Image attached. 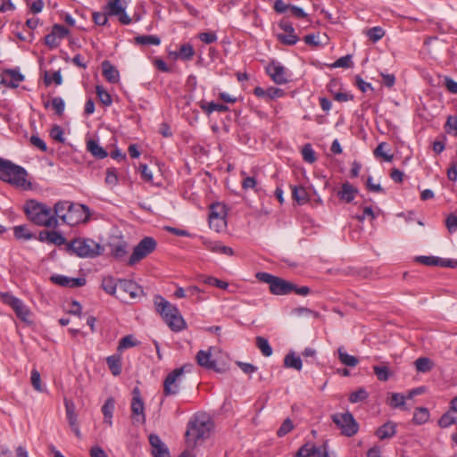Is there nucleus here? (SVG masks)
<instances>
[{"label": "nucleus", "mask_w": 457, "mask_h": 457, "mask_svg": "<svg viewBox=\"0 0 457 457\" xmlns=\"http://www.w3.org/2000/svg\"><path fill=\"white\" fill-rule=\"evenodd\" d=\"M27 218L35 225L46 228H56L58 220L52 209L46 204L31 199L23 207Z\"/></svg>", "instance_id": "obj_1"}, {"label": "nucleus", "mask_w": 457, "mask_h": 457, "mask_svg": "<svg viewBox=\"0 0 457 457\" xmlns=\"http://www.w3.org/2000/svg\"><path fill=\"white\" fill-rule=\"evenodd\" d=\"M154 303L156 312L172 331L179 332L186 328V321L175 305L160 295L154 297Z\"/></svg>", "instance_id": "obj_2"}, {"label": "nucleus", "mask_w": 457, "mask_h": 457, "mask_svg": "<svg viewBox=\"0 0 457 457\" xmlns=\"http://www.w3.org/2000/svg\"><path fill=\"white\" fill-rule=\"evenodd\" d=\"M27 170L11 161L0 157V179L17 187L29 189L31 183L27 181Z\"/></svg>", "instance_id": "obj_3"}, {"label": "nucleus", "mask_w": 457, "mask_h": 457, "mask_svg": "<svg viewBox=\"0 0 457 457\" xmlns=\"http://www.w3.org/2000/svg\"><path fill=\"white\" fill-rule=\"evenodd\" d=\"M67 250L81 258H92L102 253V246L89 238H75L67 244Z\"/></svg>", "instance_id": "obj_4"}, {"label": "nucleus", "mask_w": 457, "mask_h": 457, "mask_svg": "<svg viewBox=\"0 0 457 457\" xmlns=\"http://www.w3.org/2000/svg\"><path fill=\"white\" fill-rule=\"evenodd\" d=\"M256 278L260 281L269 284L270 293L276 295H288L295 289L294 283L268 272H258Z\"/></svg>", "instance_id": "obj_5"}, {"label": "nucleus", "mask_w": 457, "mask_h": 457, "mask_svg": "<svg viewBox=\"0 0 457 457\" xmlns=\"http://www.w3.org/2000/svg\"><path fill=\"white\" fill-rule=\"evenodd\" d=\"M331 419L343 436L351 437L358 433L359 424L349 411L335 413L331 416Z\"/></svg>", "instance_id": "obj_6"}, {"label": "nucleus", "mask_w": 457, "mask_h": 457, "mask_svg": "<svg viewBox=\"0 0 457 457\" xmlns=\"http://www.w3.org/2000/svg\"><path fill=\"white\" fill-rule=\"evenodd\" d=\"M210 429V422L195 418L188 422L185 436L188 442H192L195 445L198 440L208 437Z\"/></svg>", "instance_id": "obj_7"}, {"label": "nucleus", "mask_w": 457, "mask_h": 457, "mask_svg": "<svg viewBox=\"0 0 457 457\" xmlns=\"http://www.w3.org/2000/svg\"><path fill=\"white\" fill-rule=\"evenodd\" d=\"M157 243L155 239L151 237H145L135 246L132 254L130 255L128 264L129 266H133L146 256H148L151 253H153L156 248Z\"/></svg>", "instance_id": "obj_8"}, {"label": "nucleus", "mask_w": 457, "mask_h": 457, "mask_svg": "<svg viewBox=\"0 0 457 457\" xmlns=\"http://www.w3.org/2000/svg\"><path fill=\"white\" fill-rule=\"evenodd\" d=\"M1 300L4 303L12 307L20 320L24 322H29L30 311L21 299L6 292L1 294Z\"/></svg>", "instance_id": "obj_9"}, {"label": "nucleus", "mask_w": 457, "mask_h": 457, "mask_svg": "<svg viewBox=\"0 0 457 457\" xmlns=\"http://www.w3.org/2000/svg\"><path fill=\"white\" fill-rule=\"evenodd\" d=\"M118 298L127 301V295L131 300L140 298L144 295L143 288L135 281L130 279H119Z\"/></svg>", "instance_id": "obj_10"}, {"label": "nucleus", "mask_w": 457, "mask_h": 457, "mask_svg": "<svg viewBox=\"0 0 457 457\" xmlns=\"http://www.w3.org/2000/svg\"><path fill=\"white\" fill-rule=\"evenodd\" d=\"M90 215L89 208L84 204H73L70 205L67 217H63V223L69 226H75L85 222Z\"/></svg>", "instance_id": "obj_11"}, {"label": "nucleus", "mask_w": 457, "mask_h": 457, "mask_svg": "<svg viewBox=\"0 0 457 457\" xmlns=\"http://www.w3.org/2000/svg\"><path fill=\"white\" fill-rule=\"evenodd\" d=\"M283 33L277 35L278 42L284 46H295L299 41V37L295 34L293 24L286 18H283L278 24Z\"/></svg>", "instance_id": "obj_12"}, {"label": "nucleus", "mask_w": 457, "mask_h": 457, "mask_svg": "<svg viewBox=\"0 0 457 457\" xmlns=\"http://www.w3.org/2000/svg\"><path fill=\"white\" fill-rule=\"evenodd\" d=\"M186 366L177 368L167 375L163 381V394L165 396L175 395L179 391L178 379L184 374Z\"/></svg>", "instance_id": "obj_13"}, {"label": "nucleus", "mask_w": 457, "mask_h": 457, "mask_svg": "<svg viewBox=\"0 0 457 457\" xmlns=\"http://www.w3.org/2000/svg\"><path fill=\"white\" fill-rule=\"evenodd\" d=\"M132 395L131 412L133 419L137 422L143 424L145 422V403L138 387L133 389Z\"/></svg>", "instance_id": "obj_14"}, {"label": "nucleus", "mask_w": 457, "mask_h": 457, "mask_svg": "<svg viewBox=\"0 0 457 457\" xmlns=\"http://www.w3.org/2000/svg\"><path fill=\"white\" fill-rule=\"evenodd\" d=\"M268 75L274 83L283 85L289 81L287 79V69L278 62H271L266 68Z\"/></svg>", "instance_id": "obj_15"}, {"label": "nucleus", "mask_w": 457, "mask_h": 457, "mask_svg": "<svg viewBox=\"0 0 457 457\" xmlns=\"http://www.w3.org/2000/svg\"><path fill=\"white\" fill-rule=\"evenodd\" d=\"M50 280L58 286L69 288L81 287L87 282L85 278H71L64 275H53Z\"/></svg>", "instance_id": "obj_16"}, {"label": "nucleus", "mask_w": 457, "mask_h": 457, "mask_svg": "<svg viewBox=\"0 0 457 457\" xmlns=\"http://www.w3.org/2000/svg\"><path fill=\"white\" fill-rule=\"evenodd\" d=\"M416 261L427 266H439L447 268H456L457 260L443 259L436 256H418Z\"/></svg>", "instance_id": "obj_17"}, {"label": "nucleus", "mask_w": 457, "mask_h": 457, "mask_svg": "<svg viewBox=\"0 0 457 457\" xmlns=\"http://www.w3.org/2000/svg\"><path fill=\"white\" fill-rule=\"evenodd\" d=\"M24 80L19 69H7L2 72L1 83L8 87H17Z\"/></svg>", "instance_id": "obj_18"}, {"label": "nucleus", "mask_w": 457, "mask_h": 457, "mask_svg": "<svg viewBox=\"0 0 457 457\" xmlns=\"http://www.w3.org/2000/svg\"><path fill=\"white\" fill-rule=\"evenodd\" d=\"M37 239L40 242L53 244L58 246L62 245L66 243V238L62 235V233L55 230L40 231Z\"/></svg>", "instance_id": "obj_19"}, {"label": "nucleus", "mask_w": 457, "mask_h": 457, "mask_svg": "<svg viewBox=\"0 0 457 457\" xmlns=\"http://www.w3.org/2000/svg\"><path fill=\"white\" fill-rule=\"evenodd\" d=\"M149 443L153 448L152 454L154 457H170L169 450L159 436L151 434Z\"/></svg>", "instance_id": "obj_20"}, {"label": "nucleus", "mask_w": 457, "mask_h": 457, "mask_svg": "<svg viewBox=\"0 0 457 457\" xmlns=\"http://www.w3.org/2000/svg\"><path fill=\"white\" fill-rule=\"evenodd\" d=\"M196 361L197 363L205 369L213 370L215 371H220V369L217 368V362L212 359L211 350H200L196 353Z\"/></svg>", "instance_id": "obj_21"}, {"label": "nucleus", "mask_w": 457, "mask_h": 457, "mask_svg": "<svg viewBox=\"0 0 457 457\" xmlns=\"http://www.w3.org/2000/svg\"><path fill=\"white\" fill-rule=\"evenodd\" d=\"M397 424L394 421H387L378 427L375 432V436L379 440H386L394 437L396 434Z\"/></svg>", "instance_id": "obj_22"}, {"label": "nucleus", "mask_w": 457, "mask_h": 457, "mask_svg": "<svg viewBox=\"0 0 457 457\" xmlns=\"http://www.w3.org/2000/svg\"><path fill=\"white\" fill-rule=\"evenodd\" d=\"M102 70L103 75L108 82L114 84L119 81V71L109 61L102 62Z\"/></svg>", "instance_id": "obj_23"}, {"label": "nucleus", "mask_w": 457, "mask_h": 457, "mask_svg": "<svg viewBox=\"0 0 457 457\" xmlns=\"http://www.w3.org/2000/svg\"><path fill=\"white\" fill-rule=\"evenodd\" d=\"M357 193L358 189L355 187L349 182H345L342 185L341 190L338 191L337 196L345 203H351L355 198Z\"/></svg>", "instance_id": "obj_24"}, {"label": "nucleus", "mask_w": 457, "mask_h": 457, "mask_svg": "<svg viewBox=\"0 0 457 457\" xmlns=\"http://www.w3.org/2000/svg\"><path fill=\"white\" fill-rule=\"evenodd\" d=\"M199 106L207 115H210L213 112H225L229 110L228 106L226 104H217L214 102H206L204 100H202L199 103Z\"/></svg>", "instance_id": "obj_25"}, {"label": "nucleus", "mask_w": 457, "mask_h": 457, "mask_svg": "<svg viewBox=\"0 0 457 457\" xmlns=\"http://www.w3.org/2000/svg\"><path fill=\"white\" fill-rule=\"evenodd\" d=\"M87 150L96 159H104L108 156L107 151L94 139H89L87 142Z\"/></svg>", "instance_id": "obj_26"}, {"label": "nucleus", "mask_w": 457, "mask_h": 457, "mask_svg": "<svg viewBox=\"0 0 457 457\" xmlns=\"http://www.w3.org/2000/svg\"><path fill=\"white\" fill-rule=\"evenodd\" d=\"M115 407V401L112 397H109L102 406V412L104 415V422L110 427L112 425V413Z\"/></svg>", "instance_id": "obj_27"}, {"label": "nucleus", "mask_w": 457, "mask_h": 457, "mask_svg": "<svg viewBox=\"0 0 457 457\" xmlns=\"http://www.w3.org/2000/svg\"><path fill=\"white\" fill-rule=\"evenodd\" d=\"M106 363L113 376H119L121 373V358L118 354H113L106 358Z\"/></svg>", "instance_id": "obj_28"}, {"label": "nucleus", "mask_w": 457, "mask_h": 457, "mask_svg": "<svg viewBox=\"0 0 457 457\" xmlns=\"http://www.w3.org/2000/svg\"><path fill=\"white\" fill-rule=\"evenodd\" d=\"M197 280L206 285L214 286L220 289H227L228 287V282L220 280L212 276H205L201 274L197 276Z\"/></svg>", "instance_id": "obj_29"}, {"label": "nucleus", "mask_w": 457, "mask_h": 457, "mask_svg": "<svg viewBox=\"0 0 457 457\" xmlns=\"http://www.w3.org/2000/svg\"><path fill=\"white\" fill-rule=\"evenodd\" d=\"M338 359L342 364L347 367H355L359 363V360L357 357L353 355L348 354L343 346L339 347L338 350Z\"/></svg>", "instance_id": "obj_30"}, {"label": "nucleus", "mask_w": 457, "mask_h": 457, "mask_svg": "<svg viewBox=\"0 0 457 457\" xmlns=\"http://www.w3.org/2000/svg\"><path fill=\"white\" fill-rule=\"evenodd\" d=\"M174 54L183 61H190L195 55V50L191 44L186 43L181 45L179 51Z\"/></svg>", "instance_id": "obj_31"}, {"label": "nucleus", "mask_w": 457, "mask_h": 457, "mask_svg": "<svg viewBox=\"0 0 457 457\" xmlns=\"http://www.w3.org/2000/svg\"><path fill=\"white\" fill-rule=\"evenodd\" d=\"M284 366L286 368H292L296 370H301L303 362L299 356L295 355V353L290 352L285 356Z\"/></svg>", "instance_id": "obj_32"}, {"label": "nucleus", "mask_w": 457, "mask_h": 457, "mask_svg": "<svg viewBox=\"0 0 457 457\" xmlns=\"http://www.w3.org/2000/svg\"><path fill=\"white\" fill-rule=\"evenodd\" d=\"M72 203L68 201H59L57 202L54 206V212L53 214L55 215L56 219H60L63 221V217H67L68 215V210H70V205H71Z\"/></svg>", "instance_id": "obj_33"}, {"label": "nucleus", "mask_w": 457, "mask_h": 457, "mask_svg": "<svg viewBox=\"0 0 457 457\" xmlns=\"http://www.w3.org/2000/svg\"><path fill=\"white\" fill-rule=\"evenodd\" d=\"M135 44L140 46H159L161 44V39L158 36L155 35H142L137 36L134 38Z\"/></svg>", "instance_id": "obj_34"}, {"label": "nucleus", "mask_w": 457, "mask_h": 457, "mask_svg": "<svg viewBox=\"0 0 457 457\" xmlns=\"http://www.w3.org/2000/svg\"><path fill=\"white\" fill-rule=\"evenodd\" d=\"M387 403L390 407L394 409L400 408L403 410H407L405 406V396L403 394L391 393Z\"/></svg>", "instance_id": "obj_35"}, {"label": "nucleus", "mask_w": 457, "mask_h": 457, "mask_svg": "<svg viewBox=\"0 0 457 457\" xmlns=\"http://www.w3.org/2000/svg\"><path fill=\"white\" fill-rule=\"evenodd\" d=\"M429 411L425 407H418L414 411L412 421L417 425L425 424L429 419Z\"/></svg>", "instance_id": "obj_36"}, {"label": "nucleus", "mask_w": 457, "mask_h": 457, "mask_svg": "<svg viewBox=\"0 0 457 457\" xmlns=\"http://www.w3.org/2000/svg\"><path fill=\"white\" fill-rule=\"evenodd\" d=\"M101 286L104 291L111 295H114L117 289L119 290V282L116 283L115 279L111 276L104 277Z\"/></svg>", "instance_id": "obj_37"}, {"label": "nucleus", "mask_w": 457, "mask_h": 457, "mask_svg": "<svg viewBox=\"0 0 457 457\" xmlns=\"http://www.w3.org/2000/svg\"><path fill=\"white\" fill-rule=\"evenodd\" d=\"M414 365L418 372L426 373L433 369L434 363L428 357H420L414 361Z\"/></svg>", "instance_id": "obj_38"}, {"label": "nucleus", "mask_w": 457, "mask_h": 457, "mask_svg": "<svg viewBox=\"0 0 457 457\" xmlns=\"http://www.w3.org/2000/svg\"><path fill=\"white\" fill-rule=\"evenodd\" d=\"M255 344L263 356L270 357L272 354L273 350L267 338L259 336L255 338Z\"/></svg>", "instance_id": "obj_39"}, {"label": "nucleus", "mask_w": 457, "mask_h": 457, "mask_svg": "<svg viewBox=\"0 0 457 457\" xmlns=\"http://www.w3.org/2000/svg\"><path fill=\"white\" fill-rule=\"evenodd\" d=\"M123 0H110L106 6V12L108 15L116 16L117 14L122 12L125 9L122 4Z\"/></svg>", "instance_id": "obj_40"}, {"label": "nucleus", "mask_w": 457, "mask_h": 457, "mask_svg": "<svg viewBox=\"0 0 457 457\" xmlns=\"http://www.w3.org/2000/svg\"><path fill=\"white\" fill-rule=\"evenodd\" d=\"M14 237L21 240H29L34 237V234L31 233L25 225H19L13 228Z\"/></svg>", "instance_id": "obj_41"}, {"label": "nucleus", "mask_w": 457, "mask_h": 457, "mask_svg": "<svg viewBox=\"0 0 457 457\" xmlns=\"http://www.w3.org/2000/svg\"><path fill=\"white\" fill-rule=\"evenodd\" d=\"M302 156L304 162L308 163H314L317 160L316 154L311 144H306L302 149Z\"/></svg>", "instance_id": "obj_42"}, {"label": "nucleus", "mask_w": 457, "mask_h": 457, "mask_svg": "<svg viewBox=\"0 0 457 457\" xmlns=\"http://www.w3.org/2000/svg\"><path fill=\"white\" fill-rule=\"evenodd\" d=\"M96 95L104 106H110L112 104L111 95L102 87L97 85L96 87Z\"/></svg>", "instance_id": "obj_43"}, {"label": "nucleus", "mask_w": 457, "mask_h": 457, "mask_svg": "<svg viewBox=\"0 0 457 457\" xmlns=\"http://www.w3.org/2000/svg\"><path fill=\"white\" fill-rule=\"evenodd\" d=\"M451 411H448L441 416V418L438 420L439 427L445 428L457 423V418L453 416Z\"/></svg>", "instance_id": "obj_44"}, {"label": "nucleus", "mask_w": 457, "mask_h": 457, "mask_svg": "<svg viewBox=\"0 0 457 457\" xmlns=\"http://www.w3.org/2000/svg\"><path fill=\"white\" fill-rule=\"evenodd\" d=\"M366 35L370 41L376 43L384 37L385 30L381 27L376 26L368 29Z\"/></svg>", "instance_id": "obj_45"}, {"label": "nucleus", "mask_w": 457, "mask_h": 457, "mask_svg": "<svg viewBox=\"0 0 457 457\" xmlns=\"http://www.w3.org/2000/svg\"><path fill=\"white\" fill-rule=\"evenodd\" d=\"M241 176L244 177L242 180V188L244 190L253 189L257 191V180L254 177L246 176L245 171H241Z\"/></svg>", "instance_id": "obj_46"}, {"label": "nucleus", "mask_w": 457, "mask_h": 457, "mask_svg": "<svg viewBox=\"0 0 457 457\" xmlns=\"http://www.w3.org/2000/svg\"><path fill=\"white\" fill-rule=\"evenodd\" d=\"M65 409L69 425H74L75 423H78L74 403L71 401L65 400Z\"/></svg>", "instance_id": "obj_47"}, {"label": "nucleus", "mask_w": 457, "mask_h": 457, "mask_svg": "<svg viewBox=\"0 0 457 457\" xmlns=\"http://www.w3.org/2000/svg\"><path fill=\"white\" fill-rule=\"evenodd\" d=\"M369 396V394L367 393V391L364 389V388H359L358 390L353 392L350 395H349V402L352 403H360V402H363L364 400H366Z\"/></svg>", "instance_id": "obj_48"}, {"label": "nucleus", "mask_w": 457, "mask_h": 457, "mask_svg": "<svg viewBox=\"0 0 457 457\" xmlns=\"http://www.w3.org/2000/svg\"><path fill=\"white\" fill-rule=\"evenodd\" d=\"M104 182L107 186H109L111 187H113L118 184L119 179H118L117 170L115 168L111 167L106 170V176H105Z\"/></svg>", "instance_id": "obj_49"}, {"label": "nucleus", "mask_w": 457, "mask_h": 457, "mask_svg": "<svg viewBox=\"0 0 457 457\" xmlns=\"http://www.w3.org/2000/svg\"><path fill=\"white\" fill-rule=\"evenodd\" d=\"M373 371L379 381L388 380L389 369L387 366H373Z\"/></svg>", "instance_id": "obj_50"}, {"label": "nucleus", "mask_w": 457, "mask_h": 457, "mask_svg": "<svg viewBox=\"0 0 457 457\" xmlns=\"http://www.w3.org/2000/svg\"><path fill=\"white\" fill-rule=\"evenodd\" d=\"M202 243L207 250L220 253V246L222 245L221 242L202 237Z\"/></svg>", "instance_id": "obj_51"}, {"label": "nucleus", "mask_w": 457, "mask_h": 457, "mask_svg": "<svg viewBox=\"0 0 457 457\" xmlns=\"http://www.w3.org/2000/svg\"><path fill=\"white\" fill-rule=\"evenodd\" d=\"M30 379H31L32 386L34 387V389L36 391H37V392H44V387H43L42 383H41L40 373L38 372L37 370L33 369L31 370Z\"/></svg>", "instance_id": "obj_52"}, {"label": "nucleus", "mask_w": 457, "mask_h": 457, "mask_svg": "<svg viewBox=\"0 0 457 457\" xmlns=\"http://www.w3.org/2000/svg\"><path fill=\"white\" fill-rule=\"evenodd\" d=\"M217 207H219V204L218 205L212 204V207H211V212L209 214V222H210V226L211 227L213 225L214 221H217V224H216L217 227H219L220 225L224 224L223 217L221 215H220L215 211V209Z\"/></svg>", "instance_id": "obj_53"}, {"label": "nucleus", "mask_w": 457, "mask_h": 457, "mask_svg": "<svg viewBox=\"0 0 457 457\" xmlns=\"http://www.w3.org/2000/svg\"><path fill=\"white\" fill-rule=\"evenodd\" d=\"M294 428L293 421L287 418L281 424L280 428L277 431V435L279 437L285 436L287 434L291 432Z\"/></svg>", "instance_id": "obj_54"}, {"label": "nucleus", "mask_w": 457, "mask_h": 457, "mask_svg": "<svg viewBox=\"0 0 457 457\" xmlns=\"http://www.w3.org/2000/svg\"><path fill=\"white\" fill-rule=\"evenodd\" d=\"M353 65L350 54L338 58L333 64V68H350Z\"/></svg>", "instance_id": "obj_55"}, {"label": "nucleus", "mask_w": 457, "mask_h": 457, "mask_svg": "<svg viewBox=\"0 0 457 457\" xmlns=\"http://www.w3.org/2000/svg\"><path fill=\"white\" fill-rule=\"evenodd\" d=\"M445 130L448 134L457 135V116H449L445 124Z\"/></svg>", "instance_id": "obj_56"}, {"label": "nucleus", "mask_w": 457, "mask_h": 457, "mask_svg": "<svg viewBox=\"0 0 457 457\" xmlns=\"http://www.w3.org/2000/svg\"><path fill=\"white\" fill-rule=\"evenodd\" d=\"M315 448L316 446L306 444L299 448L295 453V457H313Z\"/></svg>", "instance_id": "obj_57"}, {"label": "nucleus", "mask_w": 457, "mask_h": 457, "mask_svg": "<svg viewBox=\"0 0 457 457\" xmlns=\"http://www.w3.org/2000/svg\"><path fill=\"white\" fill-rule=\"evenodd\" d=\"M112 253L115 258H121L127 253V244L119 243L112 245Z\"/></svg>", "instance_id": "obj_58"}, {"label": "nucleus", "mask_w": 457, "mask_h": 457, "mask_svg": "<svg viewBox=\"0 0 457 457\" xmlns=\"http://www.w3.org/2000/svg\"><path fill=\"white\" fill-rule=\"evenodd\" d=\"M63 129L59 125H54L50 130V137L60 143H63L65 138L63 137Z\"/></svg>", "instance_id": "obj_59"}, {"label": "nucleus", "mask_w": 457, "mask_h": 457, "mask_svg": "<svg viewBox=\"0 0 457 457\" xmlns=\"http://www.w3.org/2000/svg\"><path fill=\"white\" fill-rule=\"evenodd\" d=\"M135 345H137V342L134 340L133 336L128 335L120 340L118 350L128 349Z\"/></svg>", "instance_id": "obj_60"}, {"label": "nucleus", "mask_w": 457, "mask_h": 457, "mask_svg": "<svg viewBox=\"0 0 457 457\" xmlns=\"http://www.w3.org/2000/svg\"><path fill=\"white\" fill-rule=\"evenodd\" d=\"M386 145V144L385 142L380 143L374 150V154H375V156L382 157L386 162H390L393 161L394 155L388 154L384 152V147Z\"/></svg>", "instance_id": "obj_61"}, {"label": "nucleus", "mask_w": 457, "mask_h": 457, "mask_svg": "<svg viewBox=\"0 0 457 457\" xmlns=\"http://www.w3.org/2000/svg\"><path fill=\"white\" fill-rule=\"evenodd\" d=\"M52 107L55 110L56 114L62 115L65 109V103L62 97H54L51 101Z\"/></svg>", "instance_id": "obj_62"}, {"label": "nucleus", "mask_w": 457, "mask_h": 457, "mask_svg": "<svg viewBox=\"0 0 457 457\" xmlns=\"http://www.w3.org/2000/svg\"><path fill=\"white\" fill-rule=\"evenodd\" d=\"M52 32L56 36V37L61 40L64 38L69 34V29L61 24H54L52 27Z\"/></svg>", "instance_id": "obj_63"}, {"label": "nucleus", "mask_w": 457, "mask_h": 457, "mask_svg": "<svg viewBox=\"0 0 457 457\" xmlns=\"http://www.w3.org/2000/svg\"><path fill=\"white\" fill-rule=\"evenodd\" d=\"M445 226L450 233L457 230V216L455 214H449L445 220Z\"/></svg>", "instance_id": "obj_64"}]
</instances>
